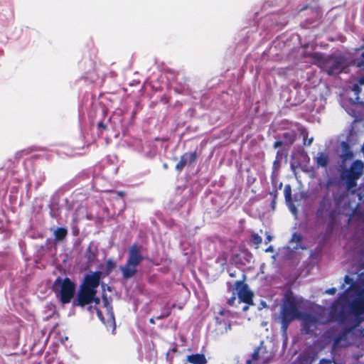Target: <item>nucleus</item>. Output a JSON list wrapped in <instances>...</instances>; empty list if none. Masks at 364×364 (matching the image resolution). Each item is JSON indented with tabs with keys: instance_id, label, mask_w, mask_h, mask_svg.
Here are the masks:
<instances>
[{
	"instance_id": "obj_42",
	"label": "nucleus",
	"mask_w": 364,
	"mask_h": 364,
	"mask_svg": "<svg viewBox=\"0 0 364 364\" xmlns=\"http://www.w3.org/2000/svg\"><path fill=\"white\" fill-rule=\"evenodd\" d=\"M275 203H276V200H274V198H273L272 200V207L273 209L274 208Z\"/></svg>"
},
{
	"instance_id": "obj_19",
	"label": "nucleus",
	"mask_w": 364,
	"mask_h": 364,
	"mask_svg": "<svg viewBox=\"0 0 364 364\" xmlns=\"http://www.w3.org/2000/svg\"><path fill=\"white\" fill-rule=\"evenodd\" d=\"M68 235V230L65 228H58L53 233L55 241H63Z\"/></svg>"
},
{
	"instance_id": "obj_13",
	"label": "nucleus",
	"mask_w": 364,
	"mask_h": 364,
	"mask_svg": "<svg viewBox=\"0 0 364 364\" xmlns=\"http://www.w3.org/2000/svg\"><path fill=\"white\" fill-rule=\"evenodd\" d=\"M330 206L331 199L328 197V193H326L319 203V206L316 210V216L318 218L322 217L323 213L328 210Z\"/></svg>"
},
{
	"instance_id": "obj_25",
	"label": "nucleus",
	"mask_w": 364,
	"mask_h": 364,
	"mask_svg": "<svg viewBox=\"0 0 364 364\" xmlns=\"http://www.w3.org/2000/svg\"><path fill=\"white\" fill-rule=\"evenodd\" d=\"M298 130H299L301 136L303 138V143H304V144H306V141H307V139H308V136H309V132L304 127H299Z\"/></svg>"
},
{
	"instance_id": "obj_45",
	"label": "nucleus",
	"mask_w": 364,
	"mask_h": 364,
	"mask_svg": "<svg viewBox=\"0 0 364 364\" xmlns=\"http://www.w3.org/2000/svg\"><path fill=\"white\" fill-rule=\"evenodd\" d=\"M149 322H150L151 323H153V324H154V323H155L154 318H151L149 319Z\"/></svg>"
},
{
	"instance_id": "obj_26",
	"label": "nucleus",
	"mask_w": 364,
	"mask_h": 364,
	"mask_svg": "<svg viewBox=\"0 0 364 364\" xmlns=\"http://www.w3.org/2000/svg\"><path fill=\"white\" fill-rule=\"evenodd\" d=\"M291 242H296L297 244H300L302 241V236L301 233L294 232L293 233L291 239Z\"/></svg>"
},
{
	"instance_id": "obj_8",
	"label": "nucleus",
	"mask_w": 364,
	"mask_h": 364,
	"mask_svg": "<svg viewBox=\"0 0 364 364\" xmlns=\"http://www.w3.org/2000/svg\"><path fill=\"white\" fill-rule=\"evenodd\" d=\"M98 255V249L97 246L91 241L84 252V259H85V269L88 270V273L92 274H100L102 273L100 270L92 271L90 269L94 266L98 264L97 259Z\"/></svg>"
},
{
	"instance_id": "obj_31",
	"label": "nucleus",
	"mask_w": 364,
	"mask_h": 364,
	"mask_svg": "<svg viewBox=\"0 0 364 364\" xmlns=\"http://www.w3.org/2000/svg\"><path fill=\"white\" fill-rule=\"evenodd\" d=\"M265 235H266V238L264 240V243L267 244L272 241V236L271 235L270 232H266Z\"/></svg>"
},
{
	"instance_id": "obj_27",
	"label": "nucleus",
	"mask_w": 364,
	"mask_h": 364,
	"mask_svg": "<svg viewBox=\"0 0 364 364\" xmlns=\"http://www.w3.org/2000/svg\"><path fill=\"white\" fill-rule=\"evenodd\" d=\"M96 309H112L109 306V299L107 298L105 295H103V306L102 308L95 307Z\"/></svg>"
},
{
	"instance_id": "obj_40",
	"label": "nucleus",
	"mask_w": 364,
	"mask_h": 364,
	"mask_svg": "<svg viewBox=\"0 0 364 364\" xmlns=\"http://www.w3.org/2000/svg\"><path fill=\"white\" fill-rule=\"evenodd\" d=\"M265 252H274V248L272 246H269L268 247L266 250H265Z\"/></svg>"
},
{
	"instance_id": "obj_48",
	"label": "nucleus",
	"mask_w": 364,
	"mask_h": 364,
	"mask_svg": "<svg viewBox=\"0 0 364 364\" xmlns=\"http://www.w3.org/2000/svg\"><path fill=\"white\" fill-rule=\"evenodd\" d=\"M267 360L264 359L262 361V364H267Z\"/></svg>"
},
{
	"instance_id": "obj_14",
	"label": "nucleus",
	"mask_w": 364,
	"mask_h": 364,
	"mask_svg": "<svg viewBox=\"0 0 364 364\" xmlns=\"http://www.w3.org/2000/svg\"><path fill=\"white\" fill-rule=\"evenodd\" d=\"M341 147H342V149H343V153L341 155V158L342 159V161L343 163H345L348 160L352 159L353 158L354 155H353V151L350 150L349 144L347 142H346V141H343L341 143Z\"/></svg>"
},
{
	"instance_id": "obj_12",
	"label": "nucleus",
	"mask_w": 364,
	"mask_h": 364,
	"mask_svg": "<svg viewBox=\"0 0 364 364\" xmlns=\"http://www.w3.org/2000/svg\"><path fill=\"white\" fill-rule=\"evenodd\" d=\"M318 323V318L310 314H306L303 318V328L306 334L311 333L313 332V329H311V326L315 325Z\"/></svg>"
},
{
	"instance_id": "obj_21",
	"label": "nucleus",
	"mask_w": 364,
	"mask_h": 364,
	"mask_svg": "<svg viewBox=\"0 0 364 364\" xmlns=\"http://www.w3.org/2000/svg\"><path fill=\"white\" fill-rule=\"evenodd\" d=\"M284 194L286 203L288 204H292V194H291V186L290 184H287L284 188Z\"/></svg>"
},
{
	"instance_id": "obj_34",
	"label": "nucleus",
	"mask_w": 364,
	"mask_h": 364,
	"mask_svg": "<svg viewBox=\"0 0 364 364\" xmlns=\"http://www.w3.org/2000/svg\"><path fill=\"white\" fill-rule=\"evenodd\" d=\"M170 315V311H168L166 314L156 316V319L160 320L168 317Z\"/></svg>"
},
{
	"instance_id": "obj_28",
	"label": "nucleus",
	"mask_w": 364,
	"mask_h": 364,
	"mask_svg": "<svg viewBox=\"0 0 364 364\" xmlns=\"http://www.w3.org/2000/svg\"><path fill=\"white\" fill-rule=\"evenodd\" d=\"M352 90L354 92L355 95H356L355 100L357 101H358L359 100L358 95L361 92V89H360V86L358 84H354L353 85Z\"/></svg>"
},
{
	"instance_id": "obj_41",
	"label": "nucleus",
	"mask_w": 364,
	"mask_h": 364,
	"mask_svg": "<svg viewBox=\"0 0 364 364\" xmlns=\"http://www.w3.org/2000/svg\"><path fill=\"white\" fill-rule=\"evenodd\" d=\"M117 195L120 197H124L125 196V193L124 191H118Z\"/></svg>"
},
{
	"instance_id": "obj_47",
	"label": "nucleus",
	"mask_w": 364,
	"mask_h": 364,
	"mask_svg": "<svg viewBox=\"0 0 364 364\" xmlns=\"http://www.w3.org/2000/svg\"><path fill=\"white\" fill-rule=\"evenodd\" d=\"M348 279V275L346 274V276H345V281L347 282Z\"/></svg>"
},
{
	"instance_id": "obj_46",
	"label": "nucleus",
	"mask_w": 364,
	"mask_h": 364,
	"mask_svg": "<svg viewBox=\"0 0 364 364\" xmlns=\"http://www.w3.org/2000/svg\"><path fill=\"white\" fill-rule=\"evenodd\" d=\"M110 318H111L112 321H114V316H113L112 313L110 314Z\"/></svg>"
},
{
	"instance_id": "obj_2",
	"label": "nucleus",
	"mask_w": 364,
	"mask_h": 364,
	"mask_svg": "<svg viewBox=\"0 0 364 364\" xmlns=\"http://www.w3.org/2000/svg\"><path fill=\"white\" fill-rule=\"evenodd\" d=\"M310 56L316 61L317 65L329 76L347 73L350 65L348 58L343 54L325 55L315 52Z\"/></svg>"
},
{
	"instance_id": "obj_29",
	"label": "nucleus",
	"mask_w": 364,
	"mask_h": 364,
	"mask_svg": "<svg viewBox=\"0 0 364 364\" xmlns=\"http://www.w3.org/2000/svg\"><path fill=\"white\" fill-rule=\"evenodd\" d=\"M97 128H98L99 131L101 133H102V132L106 130L107 127V125L105 124L103 122H100L97 124Z\"/></svg>"
},
{
	"instance_id": "obj_44",
	"label": "nucleus",
	"mask_w": 364,
	"mask_h": 364,
	"mask_svg": "<svg viewBox=\"0 0 364 364\" xmlns=\"http://www.w3.org/2000/svg\"><path fill=\"white\" fill-rule=\"evenodd\" d=\"M249 306H250V305L246 304V306H245L242 308V310H243L244 311H247V310L249 309Z\"/></svg>"
},
{
	"instance_id": "obj_30",
	"label": "nucleus",
	"mask_w": 364,
	"mask_h": 364,
	"mask_svg": "<svg viewBox=\"0 0 364 364\" xmlns=\"http://www.w3.org/2000/svg\"><path fill=\"white\" fill-rule=\"evenodd\" d=\"M333 181L331 178H329L327 180V181L325 183V188L326 189V193H328L330 187L333 185Z\"/></svg>"
},
{
	"instance_id": "obj_16",
	"label": "nucleus",
	"mask_w": 364,
	"mask_h": 364,
	"mask_svg": "<svg viewBox=\"0 0 364 364\" xmlns=\"http://www.w3.org/2000/svg\"><path fill=\"white\" fill-rule=\"evenodd\" d=\"M187 361L193 364H205L207 363L205 355L200 353L188 355Z\"/></svg>"
},
{
	"instance_id": "obj_39",
	"label": "nucleus",
	"mask_w": 364,
	"mask_h": 364,
	"mask_svg": "<svg viewBox=\"0 0 364 364\" xmlns=\"http://www.w3.org/2000/svg\"><path fill=\"white\" fill-rule=\"evenodd\" d=\"M313 140H314V138L313 137H311L309 139H307V141H306V144H304L305 146H310L312 142H313Z\"/></svg>"
},
{
	"instance_id": "obj_11",
	"label": "nucleus",
	"mask_w": 364,
	"mask_h": 364,
	"mask_svg": "<svg viewBox=\"0 0 364 364\" xmlns=\"http://www.w3.org/2000/svg\"><path fill=\"white\" fill-rule=\"evenodd\" d=\"M350 328H345L343 331L337 335L333 341L332 349L337 350L341 348L343 346L341 345V341H346L348 334L350 332Z\"/></svg>"
},
{
	"instance_id": "obj_3",
	"label": "nucleus",
	"mask_w": 364,
	"mask_h": 364,
	"mask_svg": "<svg viewBox=\"0 0 364 364\" xmlns=\"http://www.w3.org/2000/svg\"><path fill=\"white\" fill-rule=\"evenodd\" d=\"M102 274H85V277L79 287L76 298L73 301L74 306H85L95 302L100 304V299L97 297L96 289L100 284Z\"/></svg>"
},
{
	"instance_id": "obj_6",
	"label": "nucleus",
	"mask_w": 364,
	"mask_h": 364,
	"mask_svg": "<svg viewBox=\"0 0 364 364\" xmlns=\"http://www.w3.org/2000/svg\"><path fill=\"white\" fill-rule=\"evenodd\" d=\"M363 162L361 160H355L348 169H346L341 173V179L346 181L348 191H350L357 186V181L363 175Z\"/></svg>"
},
{
	"instance_id": "obj_52",
	"label": "nucleus",
	"mask_w": 364,
	"mask_h": 364,
	"mask_svg": "<svg viewBox=\"0 0 364 364\" xmlns=\"http://www.w3.org/2000/svg\"><path fill=\"white\" fill-rule=\"evenodd\" d=\"M235 274H230V277H234Z\"/></svg>"
},
{
	"instance_id": "obj_4",
	"label": "nucleus",
	"mask_w": 364,
	"mask_h": 364,
	"mask_svg": "<svg viewBox=\"0 0 364 364\" xmlns=\"http://www.w3.org/2000/svg\"><path fill=\"white\" fill-rule=\"evenodd\" d=\"M53 291L62 304L72 301L76 294V283L68 277H58L53 284Z\"/></svg>"
},
{
	"instance_id": "obj_38",
	"label": "nucleus",
	"mask_w": 364,
	"mask_h": 364,
	"mask_svg": "<svg viewBox=\"0 0 364 364\" xmlns=\"http://www.w3.org/2000/svg\"><path fill=\"white\" fill-rule=\"evenodd\" d=\"M269 194L273 197V198H274V200H276V198L278 195V191L277 190H275L274 191L270 192Z\"/></svg>"
},
{
	"instance_id": "obj_20",
	"label": "nucleus",
	"mask_w": 364,
	"mask_h": 364,
	"mask_svg": "<svg viewBox=\"0 0 364 364\" xmlns=\"http://www.w3.org/2000/svg\"><path fill=\"white\" fill-rule=\"evenodd\" d=\"M262 349L261 346L256 348L252 354L251 358L246 360V364H257V361L260 358L259 354Z\"/></svg>"
},
{
	"instance_id": "obj_32",
	"label": "nucleus",
	"mask_w": 364,
	"mask_h": 364,
	"mask_svg": "<svg viewBox=\"0 0 364 364\" xmlns=\"http://www.w3.org/2000/svg\"><path fill=\"white\" fill-rule=\"evenodd\" d=\"M336 291L337 290L335 287H332V288L326 289L325 293L330 294V295H334L336 293Z\"/></svg>"
},
{
	"instance_id": "obj_24",
	"label": "nucleus",
	"mask_w": 364,
	"mask_h": 364,
	"mask_svg": "<svg viewBox=\"0 0 364 364\" xmlns=\"http://www.w3.org/2000/svg\"><path fill=\"white\" fill-rule=\"evenodd\" d=\"M282 159V154H281L280 151H278L277 152L276 159L273 162L272 168H273L274 171H277L279 170V168L280 167V159Z\"/></svg>"
},
{
	"instance_id": "obj_37",
	"label": "nucleus",
	"mask_w": 364,
	"mask_h": 364,
	"mask_svg": "<svg viewBox=\"0 0 364 364\" xmlns=\"http://www.w3.org/2000/svg\"><path fill=\"white\" fill-rule=\"evenodd\" d=\"M97 316L99 317V318L102 321V322L105 323L104 317L102 316V311H100V310H97Z\"/></svg>"
},
{
	"instance_id": "obj_33",
	"label": "nucleus",
	"mask_w": 364,
	"mask_h": 364,
	"mask_svg": "<svg viewBox=\"0 0 364 364\" xmlns=\"http://www.w3.org/2000/svg\"><path fill=\"white\" fill-rule=\"evenodd\" d=\"M235 299H236L235 296L232 295L230 298H229L228 299V301H227L228 304L230 306H232L235 304Z\"/></svg>"
},
{
	"instance_id": "obj_18",
	"label": "nucleus",
	"mask_w": 364,
	"mask_h": 364,
	"mask_svg": "<svg viewBox=\"0 0 364 364\" xmlns=\"http://www.w3.org/2000/svg\"><path fill=\"white\" fill-rule=\"evenodd\" d=\"M117 267V262L112 259H108L104 264L100 265V269L106 273H110Z\"/></svg>"
},
{
	"instance_id": "obj_51",
	"label": "nucleus",
	"mask_w": 364,
	"mask_h": 364,
	"mask_svg": "<svg viewBox=\"0 0 364 364\" xmlns=\"http://www.w3.org/2000/svg\"><path fill=\"white\" fill-rule=\"evenodd\" d=\"M362 41L364 42V36L362 38ZM361 48H364V45L361 47Z\"/></svg>"
},
{
	"instance_id": "obj_49",
	"label": "nucleus",
	"mask_w": 364,
	"mask_h": 364,
	"mask_svg": "<svg viewBox=\"0 0 364 364\" xmlns=\"http://www.w3.org/2000/svg\"><path fill=\"white\" fill-rule=\"evenodd\" d=\"M282 183H279V185L278 188H279V189H281V188H282Z\"/></svg>"
},
{
	"instance_id": "obj_50",
	"label": "nucleus",
	"mask_w": 364,
	"mask_h": 364,
	"mask_svg": "<svg viewBox=\"0 0 364 364\" xmlns=\"http://www.w3.org/2000/svg\"><path fill=\"white\" fill-rule=\"evenodd\" d=\"M4 55V50H0V55Z\"/></svg>"
},
{
	"instance_id": "obj_17",
	"label": "nucleus",
	"mask_w": 364,
	"mask_h": 364,
	"mask_svg": "<svg viewBox=\"0 0 364 364\" xmlns=\"http://www.w3.org/2000/svg\"><path fill=\"white\" fill-rule=\"evenodd\" d=\"M317 167H326L329 163L328 156L323 152H319L316 157Z\"/></svg>"
},
{
	"instance_id": "obj_15",
	"label": "nucleus",
	"mask_w": 364,
	"mask_h": 364,
	"mask_svg": "<svg viewBox=\"0 0 364 364\" xmlns=\"http://www.w3.org/2000/svg\"><path fill=\"white\" fill-rule=\"evenodd\" d=\"M283 142L288 146L292 145L297 138V134L295 131L291 130L286 132L282 134Z\"/></svg>"
},
{
	"instance_id": "obj_10",
	"label": "nucleus",
	"mask_w": 364,
	"mask_h": 364,
	"mask_svg": "<svg viewBox=\"0 0 364 364\" xmlns=\"http://www.w3.org/2000/svg\"><path fill=\"white\" fill-rule=\"evenodd\" d=\"M198 154L196 151L193 152H186L180 158V161L176 164L175 168L181 172L186 165H192L196 163Z\"/></svg>"
},
{
	"instance_id": "obj_35",
	"label": "nucleus",
	"mask_w": 364,
	"mask_h": 364,
	"mask_svg": "<svg viewBox=\"0 0 364 364\" xmlns=\"http://www.w3.org/2000/svg\"><path fill=\"white\" fill-rule=\"evenodd\" d=\"M283 144H284L283 141L277 140V141H274V143L273 144V147L274 149H277V148L281 146Z\"/></svg>"
},
{
	"instance_id": "obj_22",
	"label": "nucleus",
	"mask_w": 364,
	"mask_h": 364,
	"mask_svg": "<svg viewBox=\"0 0 364 364\" xmlns=\"http://www.w3.org/2000/svg\"><path fill=\"white\" fill-rule=\"evenodd\" d=\"M352 63L354 66L364 71V52L358 58L353 59Z\"/></svg>"
},
{
	"instance_id": "obj_9",
	"label": "nucleus",
	"mask_w": 364,
	"mask_h": 364,
	"mask_svg": "<svg viewBox=\"0 0 364 364\" xmlns=\"http://www.w3.org/2000/svg\"><path fill=\"white\" fill-rule=\"evenodd\" d=\"M246 275L243 274L242 280L237 281L235 284V289L238 296L239 302L247 305H253L254 293L249 289L248 285L245 282Z\"/></svg>"
},
{
	"instance_id": "obj_23",
	"label": "nucleus",
	"mask_w": 364,
	"mask_h": 364,
	"mask_svg": "<svg viewBox=\"0 0 364 364\" xmlns=\"http://www.w3.org/2000/svg\"><path fill=\"white\" fill-rule=\"evenodd\" d=\"M250 242L255 245V248H258L259 245L262 242V239L257 233L252 232L251 234Z\"/></svg>"
},
{
	"instance_id": "obj_7",
	"label": "nucleus",
	"mask_w": 364,
	"mask_h": 364,
	"mask_svg": "<svg viewBox=\"0 0 364 364\" xmlns=\"http://www.w3.org/2000/svg\"><path fill=\"white\" fill-rule=\"evenodd\" d=\"M141 246L133 244L128 253V259L124 266L120 267L122 273L132 274L136 273V267L143 261L141 255Z\"/></svg>"
},
{
	"instance_id": "obj_1",
	"label": "nucleus",
	"mask_w": 364,
	"mask_h": 364,
	"mask_svg": "<svg viewBox=\"0 0 364 364\" xmlns=\"http://www.w3.org/2000/svg\"><path fill=\"white\" fill-rule=\"evenodd\" d=\"M361 278L364 274H358ZM350 311L355 316L364 314V288L360 291L357 297L348 306L339 300L334 301L328 312L329 321H337L340 325L345 324L348 321Z\"/></svg>"
},
{
	"instance_id": "obj_43",
	"label": "nucleus",
	"mask_w": 364,
	"mask_h": 364,
	"mask_svg": "<svg viewBox=\"0 0 364 364\" xmlns=\"http://www.w3.org/2000/svg\"><path fill=\"white\" fill-rule=\"evenodd\" d=\"M125 279L131 278L134 274H123Z\"/></svg>"
},
{
	"instance_id": "obj_5",
	"label": "nucleus",
	"mask_w": 364,
	"mask_h": 364,
	"mask_svg": "<svg viewBox=\"0 0 364 364\" xmlns=\"http://www.w3.org/2000/svg\"><path fill=\"white\" fill-rule=\"evenodd\" d=\"M301 313L296 299L292 296L284 298L280 311L282 331L286 333L290 323L295 319L300 318Z\"/></svg>"
},
{
	"instance_id": "obj_36",
	"label": "nucleus",
	"mask_w": 364,
	"mask_h": 364,
	"mask_svg": "<svg viewBox=\"0 0 364 364\" xmlns=\"http://www.w3.org/2000/svg\"><path fill=\"white\" fill-rule=\"evenodd\" d=\"M318 364H331V361L330 360H328V359H321Z\"/></svg>"
}]
</instances>
